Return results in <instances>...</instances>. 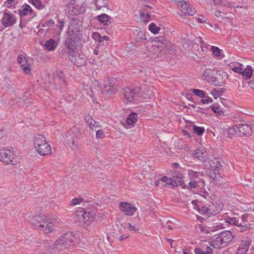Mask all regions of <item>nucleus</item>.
Here are the masks:
<instances>
[{"label":"nucleus","mask_w":254,"mask_h":254,"mask_svg":"<svg viewBox=\"0 0 254 254\" xmlns=\"http://www.w3.org/2000/svg\"><path fill=\"white\" fill-rule=\"evenodd\" d=\"M31 223L37 229L49 233L53 230L54 220L48 216H36L31 220Z\"/></svg>","instance_id":"1"},{"label":"nucleus","mask_w":254,"mask_h":254,"mask_svg":"<svg viewBox=\"0 0 254 254\" xmlns=\"http://www.w3.org/2000/svg\"><path fill=\"white\" fill-rule=\"evenodd\" d=\"M78 240L72 232H68L59 238L55 243V246L58 249L68 248L78 243Z\"/></svg>","instance_id":"2"},{"label":"nucleus","mask_w":254,"mask_h":254,"mask_svg":"<svg viewBox=\"0 0 254 254\" xmlns=\"http://www.w3.org/2000/svg\"><path fill=\"white\" fill-rule=\"evenodd\" d=\"M34 149L41 156H45L51 153V147L41 135H37L33 140Z\"/></svg>","instance_id":"3"},{"label":"nucleus","mask_w":254,"mask_h":254,"mask_svg":"<svg viewBox=\"0 0 254 254\" xmlns=\"http://www.w3.org/2000/svg\"><path fill=\"white\" fill-rule=\"evenodd\" d=\"M19 158L14 149L2 148L0 149V161L7 164L15 165L19 162Z\"/></svg>","instance_id":"4"},{"label":"nucleus","mask_w":254,"mask_h":254,"mask_svg":"<svg viewBox=\"0 0 254 254\" xmlns=\"http://www.w3.org/2000/svg\"><path fill=\"white\" fill-rule=\"evenodd\" d=\"M86 4L79 0H70L66 5V11L71 15H77L86 10Z\"/></svg>","instance_id":"5"},{"label":"nucleus","mask_w":254,"mask_h":254,"mask_svg":"<svg viewBox=\"0 0 254 254\" xmlns=\"http://www.w3.org/2000/svg\"><path fill=\"white\" fill-rule=\"evenodd\" d=\"M140 93V88L136 87L134 89L126 88L124 92V101L125 103H137L142 101V95Z\"/></svg>","instance_id":"6"},{"label":"nucleus","mask_w":254,"mask_h":254,"mask_svg":"<svg viewBox=\"0 0 254 254\" xmlns=\"http://www.w3.org/2000/svg\"><path fill=\"white\" fill-rule=\"evenodd\" d=\"M95 214L93 211H85L83 209L77 210L75 213V218L80 222H82L86 226L90 225L95 219Z\"/></svg>","instance_id":"7"},{"label":"nucleus","mask_w":254,"mask_h":254,"mask_svg":"<svg viewBox=\"0 0 254 254\" xmlns=\"http://www.w3.org/2000/svg\"><path fill=\"white\" fill-rule=\"evenodd\" d=\"M79 135L78 129L74 127L70 129L65 133V139L71 148L75 149L79 144Z\"/></svg>","instance_id":"8"},{"label":"nucleus","mask_w":254,"mask_h":254,"mask_svg":"<svg viewBox=\"0 0 254 254\" xmlns=\"http://www.w3.org/2000/svg\"><path fill=\"white\" fill-rule=\"evenodd\" d=\"M71 30L70 26L68 27L67 32V38L65 41V44L66 48L68 50L67 53L68 55L73 54V53H75L76 51V45L77 39L78 38L76 36H72L70 34V30Z\"/></svg>","instance_id":"9"},{"label":"nucleus","mask_w":254,"mask_h":254,"mask_svg":"<svg viewBox=\"0 0 254 254\" xmlns=\"http://www.w3.org/2000/svg\"><path fill=\"white\" fill-rule=\"evenodd\" d=\"M209 176L211 178L216 181H218L221 178V175L220 173L221 167L220 163L217 160L211 161L210 162Z\"/></svg>","instance_id":"10"},{"label":"nucleus","mask_w":254,"mask_h":254,"mask_svg":"<svg viewBox=\"0 0 254 254\" xmlns=\"http://www.w3.org/2000/svg\"><path fill=\"white\" fill-rule=\"evenodd\" d=\"M119 208L125 215L131 216L133 215L137 208L132 204L126 202H121Z\"/></svg>","instance_id":"11"},{"label":"nucleus","mask_w":254,"mask_h":254,"mask_svg":"<svg viewBox=\"0 0 254 254\" xmlns=\"http://www.w3.org/2000/svg\"><path fill=\"white\" fill-rule=\"evenodd\" d=\"M70 61L75 65L78 66H81L85 65L86 60L85 56L83 54H78V53H73V54L68 55Z\"/></svg>","instance_id":"12"},{"label":"nucleus","mask_w":254,"mask_h":254,"mask_svg":"<svg viewBox=\"0 0 254 254\" xmlns=\"http://www.w3.org/2000/svg\"><path fill=\"white\" fill-rule=\"evenodd\" d=\"M247 216L246 215H243L241 218H231L229 217L226 214L223 216V219H221V221H224L227 225L231 224L234 225L237 227L239 228L240 225H241L242 220L243 219L247 218Z\"/></svg>","instance_id":"13"},{"label":"nucleus","mask_w":254,"mask_h":254,"mask_svg":"<svg viewBox=\"0 0 254 254\" xmlns=\"http://www.w3.org/2000/svg\"><path fill=\"white\" fill-rule=\"evenodd\" d=\"M16 21L15 16L9 12H4L1 19L2 25L5 27L13 25L16 23Z\"/></svg>","instance_id":"14"},{"label":"nucleus","mask_w":254,"mask_h":254,"mask_svg":"<svg viewBox=\"0 0 254 254\" xmlns=\"http://www.w3.org/2000/svg\"><path fill=\"white\" fill-rule=\"evenodd\" d=\"M17 62L25 73H30L31 69L28 59L23 55H19L17 57Z\"/></svg>","instance_id":"15"},{"label":"nucleus","mask_w":254,"mask_h":254,"mask_svg":"<svg viewBox=\"0 0 254 254\" xmlns=\"http://www.w3.org/2000/svg\"><path fill=\"white\" fill-rule=\"evenodd\" d=\"M251 243L252 240L250 238H244L240 241L236 254H246Z\"/></svg>","instance_id":"16"},{"label":"nucleus","mask_w":254,"mask_h":254,"mask_svg":"<svg viewBox=\"0 0 254 254\" xmlns=\"http://www.w3.org/2000/svg\"><path fill=\"white\" fill-rule=\"evenodd\" d=\"M180 6L182 8L181 10L185 14L189 15H193L195 13V9L190 5V4L187 3L186 1L181 0L179 1Z\"/></svg>","instance_id":"17"},{"label":"nucleus","mask_w":254,"mask_h":254,"mask_svg":"<svg viewBox=\"0 0 254 254\" xmlns=\"http://www.w3.org/2000/svg\"><path fill=\"white\" fill-rule=\"evenodd\" d=\"M210 244L204 245L202 243L200 244L199 247L195 248L194 253L195 254H213Z\"/></svg>","instance_id":"18"},{"label":"nucleus","mask_w":254,"mask_h":254,"mask_svg":"<svg viewBox=\"0 0 254 254\" xmlns=\"http://www.w3.org/2000/svg\"><path fill=\"white\" fill-rule=\"evenodd\" d=\"M237 127V135L243 136H249L251 134L252 128L250 126L246 124H239Z\"/></svg>","instance_id":"19"},{"label":"nucleus","mask_w":254,"mask_h":254,"mask_svg":"<svg viewBox=\"0 0 254 254\" xmlns=\"http://www.w3.org/2000/svg\"><path fill=\"white\" fill-rule=\"evenodd\" d=\"M153 87H144L141 90L140 89V93L139 95L142 96V100L143 99H151L154 96V93L153 91Z\"/></svg>","instance_id":"20"},{"label":"nucleus","mask_w":254,"mask_h":254,"mask_svg":"<svg viewBox=\"0 0 254 254\" xmlns=\"http://www.w3.org/2000/svg\"><path fill=\"white\" fill-rule=\"evenodd\" d=\"M188 189H200L204 186V182L199 178L190 180L188 185H185Z\"/></svg>","instance_id":"21"},{"label":"nucleus","mask_w":254,"mask_h":254,"mask_svg":"<svg viewBox=\"0 0 254 254\" xmlns=\"http://www.w3.org/2000/svg\"><path fill=\"white\" fill-rule=\"evenodd\" d=\"M210 246L213 248H220L226 246V245L224 242V240L222 239L221 236L219 234L214 236Z\"/></svg>","instance_id":"22"},{"label":"nucleus","mask_w":254,"mask_h":254,"mask_svg":"<svg viewBox=\"0 0 254 254\" xmlns=\"http://www.w3.org/2000/svg\"><path fill=\"white\" fill-rule=\"evenodd\" d=\"M20 16H35L36 13L34 12L32 7L28 4L23 5L19 10Z\"/></svg>","instance_id":"23"},{"label":"nucleus","mask_w":254,"mask_h":254,"mask_svg":"<svg viewBox=\"0 0 254 254\" xmlns=\"http://www.w3.org/2000/svg\"><path fill=\"white\" fill-rule=\"evenodd\" d=\"M193 155L199 160H202L206 157L207 153L204 148L202 146H200L193 152Z\"/></svg>","instance_id":"24"},{"label":"nucleus","mask_w":254,"mask_h":254,"mask_svg":"<svg viewBox=\"0 0 254 254\" xmlns=\"http://www.w3.org/2000/svg\"><path fill=\"white\" fill-rule=\"evenodd\" d=\"M214 71L209 68L205 69L202 74V78L209 82H213L215 81Z\"/></svg>","instance_id":"25"},{"label":"nucleus","mask_w":254,"mask_h":254,"mask_svg":"<svg viewBox=\"0 0 254 254\" xmlns=\"http://www.w3.org/2000/svg\"><path fill=\"white\" fill-rule=\"evenodd\" d=\"M219 234L221 236L222 239L224 240V242L226 246L233 239V236L230 231H224Z\"/></svg>","instance_id":"26"},{"label":"nucleus","mask_w":254,"mask_h":254,"mask_svg":"<svg viewBox=\"0 0 254 254\" xmlns=\"http://www.w3.org/2000/svg\"><path fill=\"white\" fill-rule=\"evenodd\" d=\"M85 120L88 125L92 129H96L100 127L99 123L94 121L90 116H87L85 117Z\"/></svg>","instance_id":"27"},{"label":"nucleus","mask_w":254,"mask_h":254,"mask_svg":"<svg viewBox=\"0 0 254 254\" xmlns=\"http://www.w3.org/2000/svg\"><path fill=\"white\" fill-rule=\"evenodd\" d=\"M253 73V69L252 66L248 65L245 69H242L241 74L244 79L247 80L250 78Z\"/></svg>","instance_id":"28"},{"label":"nucleus","mask_w":254,"mask_h":254,"mask_svg":"<svg viewBox=\"0 0 254 254\" xmlns=\"http://www.w3.org/2000/svg\"><path fill=\"white\" fill-rule=\"evenodd\" d=\"M172 179L173 181L174 187H177L179 185L183 186L184 187L185 186L182 175L180 174L179 175H177V176H174Z\"/></svg>","instance_id":"29"},{"label":"nucleus","mask_w":254,"mask_h":254,"mask_svg":"<svg viewBox=\"0 0 254 254\" xmlns=\"http://www.w3.org/2000/svg\"><path fill=\"white\" fill-rule=\"evenodd\" d=\"M57 47V43L53 39H50L48 40L45 45V48L49 51L55 50Z\"/></svg>","instance_id":"30"},{"label":"nucleus","mask_w":254,"mask_h":254,"mask_svg":"<svg viewBox=\"0 0 254 254\" xmlns=\"http://www.w3.org/2000/svg\"><path fill=\"white\" fill-rule=\"evenodd\" d=\"M96 18L104 25H108L110 23V16L105 13H103L97 16Z\"/></svg>","instance_id":"31"},{"label":"nucleus","mask_w":254,"mask_h":254,"mask_svg":"<svg viewBox=\"0 0 254 254\" xmlns=\"http://www.w3.org/2000/svg\"><path fill=\"white\" fill-rule=\"evenodd\" d=\"M28 1L38 10L43 9L45 7V4L40 0H28Z\"/></svg>","instance_id":"32"},{"label":"nucleus","mask_w":254,"mask_h":254,"mask_svg":"<svg viewBox=\"0 0 254 254\" xmlns=\"http://www.w3.org/2000/svg\"><path fill=\"white\" fill-rule=\"evenodd\" d=\"M211 50L213 55L215 57H219V58H222L224 57V54L222 53V51L218 47L212 46H211Z\"/></svg>","instance_id":"33"},{"label":"nucleus","mask_w":254,"mask_h":254,"mask_svg":"<svg viewBox=\"0 0 254 254\" xmlns=\"http://www.w3.org/2000/svg\"><path fill=\"white\" fill-rule=\"evenodd\" d=\"M162 182L164 187H174L173 181L172 178H168L167 176H164L162 178Z\"/></svg>","instance_id":"34"},{"label":"nucleus","mask_w":254,"mask_h":254,"mask_svg":"<svg viewBox=\"0 0 254 254\" xmlns=\"http://www.w3.org/2000/svg\"><path fill=\"white\" fill-rule=\"evenodd\" d=\"M197 211L201 214H205L207 213L209 214V212H211V209L210 208H208L206 206L200 202Z\"/></svg>","instance_id":"35"},{"label":"nucleus","mask_w":254,"mask_h":254,"mask_svg":"<svg viewBox=\"0 0 254 254\" xmlns=\"http://www.w3.org/2000/svg\"><path fill=\"white\" fill-rule=\"evenodd\" d=\"M137 121V115L136 113H130L127 119V123L128 125H132Z\"/></svg>","instance_id":"36"},{"label":"nucleus","mask_w":254,"mask_h":254,"mask_svg":"<svg viewBox=\"0 0 254 254\" xmlns=\"http://www.w3.org/2000/svg\"><path fill=\"white\" fill-rule=\"evenodd\" d=\"M237 125L229 128L227 130L228 137L229 138H232L235 134L237 135Z\"/></svg>","instance_id":"37"},{"label":"nucleus","mask_w":254,"mask_h":254,"mask_svg":"<svg viewBox=\"0 0 254 254\" xmlns=\"http://www.w3.org/2000/svg\"><path fill=\"white\" fill-rule=\"evenodd\" d=\"M195 230L197 232L205 233L208 232V230L205 226L201 224H197L195 225Z\"/></svg>","instance_id":"38"},{"label":"nucleus","mask_w":254,"mask_h":254,"mask_svg":"<svg viewBox=\"0 0 254 254\" xmlns=\"http://www.w3.org/2000/svg\"><path fill=\"white\" fill-rule=\"evenodd\" d=\"M211 109L213 112L218 114L219 115H221L224 114L223 111L222 110L220 106L217 104H213L211 106Z\"/></svg>","instance_id":"39"},{"label":"nucleus","mask_w":254,"mask_h":254,"mask_svg":"<svg viewBox=\"0 0 254 254\" xmlns=\"http://www.w3.org/2000/svg\"><path fill=\"white\" fill-rule=\"evenodd\" d=\"M192 130L198 135H201L205 131L203 127H199L195 125L192 126Z\"/></svg>","instance_id":"40"},{"label":"nucleus","mask_w":254,"mask_h":254,"mask_svg":"<svg viewBox=\"0 0 254 254\" xmlns=\"http://www.w3.org/2000/svg\"><path fill=\"white\" fill-rule=\"evenodd\" d=\"M231 66L232 70L236 73H238L241 74V72H242V69L243 68V65L242 64H240L239 63H237L234 66H233V67H232V66Z\"/></svg>","instance_id":"41"},{"label":"nucleus","mask_w":254,"mask_h":254,"mask_svg":"<svg viewBox=\"0 0 254 254\" xmlns=\"http://www.w3.org/2000/svg\"><path fill=\"white\" fill-rule=\"evenodd\" d=\"M149 30L154 34H157L159 32L160 28L157 26L154 23H151L148 26Z\"/></svg>","instance_id":"42"},{"label":"nucleus","mask_w":254,"mask_h":254,"mask_svg":"<svg viewBox=\"0 0 254 254\" xmlns=\"http://www.w3.org/2000/svg\"><path fill=\"white\" fill-rule=\"evenodd\" d=\"M222 209V206L221 204H217L216 206L215 209H213L212 208L210 207L211 212H209V214L216 215Z\"/></svg>","instance_id":"43"},{"label":"nucleus","mask_w":254,"mask_h":254,"mask_svg":"<svg viewBox=\"0 0 254 254\" xmlns=\"http://www.w3.org/2000/svg\"><path fill=\"white\" fill-rule=\"evenodd\" d=\"M191 92L195 96L200 98L203 97L205 95L204 91L200 89H193L191 90Z\"/></svg>","instance_id":"44"},{"label":"nucleus","mask_w":254,"mask_h":254,"mask_svg":"<svg viewBox=\"0 0 254 254\" xmlns=\"http://www.w3.org/2000/svg\"><path fill=\"white\" fill-rule=\"evenodd\" d=\"M188 175L189 177L190 178V180L192 179H196V178H199L198 176L199 173L197 172H195L192 170H188Z\"/></svg>","instance_id":"45"},{"label":"nucleus","mask_w":254,"mask_h":254,"mask_svg":"<svg viewBox=\"0 0 254 254\" xmlns=\"http://www.w3.org/2000/svg\"><path fill=\"white\" fill-rule=\"evenodd\" d=\"M140 14L142 20L144 22H148L150 21V15L148 13H145L144 11H141Z\"/></svg>","instance_id":"46"},{"label":"nucleus","mask_w":254,"mask_h":254,"mask_svg":"<svg viewBox=\"0 0 254 254\" xmlns=\"http://www.w3.org/2000/svg\"><path fill=\"white\" fill-rule=\"evenodd\" d=\"M83 201V199L82 197H76V198H73L71 200L70 204L71 206H75V205H77L80 204Z\"/></svg>","instance_id":"47"},{"label":"nucleus","mask_w":254,"mask_h":254,"mask_svg":"<svg viewBox=\"0 0 254 254\" xmlns=\"http://www.w3.org/2000/svg\"><path fill=\"white\" fill-rule=\"evenodd\" d=\"M137 41H141L146 39L145 33L143 31H139L137 32L136 35Z\"/></svg>","instance_id":"48"},{"label":"nucleus","mask_w":254,"mask_h":254,"mask_svg":"<svg viewBox=\"0 0 254 254\" xmlns=\"http://www.w3.org/2000/svg\"><path fill=\"white\" fill-rule=\"evenodd\" d=\"M92 37L94 40L97 41L100 43L102 41V37L98 32H93L92 34Z\"/></svg>","instance_id":"49"},{"label":"nucleus","mask_w":254,"mask_h":254,"mask_svg":"<svg viewBox=\"0 0 254 254\" xmlns=\"http://www.w3.org/2000/svg\"><path fill=\"white\" fill-rule=\"evenodd\" d=\"M208 1L214 6H218L221 5L223 3V0H207Z\"/></svg>","instance_id":"50"},{"label":"nucleus","mask_w":254,"mask_h":254,"mask_svg":"<svg viewBox=\"0 0 254 254\" xmlns=\"http://www.w3.org/2000/svg\"><path fill=\"white\" fill-rule=\"evenodd\" d=\"M204 98L201 99V102L204 104H208L212 102L213 100L211 98L208 96H205L203 97Z\"/></svg>","instance_id":"51"},{"label":"nucleus","mask_w":254,"mask_h":254,"mask_svg":"<svg viewBox=\"0 0 254 254\" xmlns=\"http://www.w3.org/2000/svg\"><path fill=\"white\" fill-rule=\"evenodd\" d=\"M200 202H201L195 200H193L191 201L193 208L196 210L197 211L198 210Z\"/></svg>","instance_id":"52"},{"label":"nucleus","mask_w":254,"mask_h":254,"mask_svg":"<svg viewBox=\"0 0 254 254\" xmlns=\"http://www.w3.org/2000/svg\"><path fill=\"white\" fill-rule=\"evenodd\" d=\"M96 137L97 138H103L105 136L104 132L101 129L98 130L96 131Z\"/></svg>","instance_id":"53"},{"label":"nucleus","mask_w":254,"mask_h":254,"mask_svg":"<svg viewBox=\"0 0 254 254\" xmlns=\"http://www.w3.org/2000/svg\"><path fill=\"white\" fill-rule=\"evenodd\" d=\"M155 42L157 43L160 42L161 44L164 45V43L166 42V39L164 37H156L155 38Z\"/></svg>","instance_id":"54"},{"label":"nucleus","mask_w":254,"mask_h":254,"mask_svg":"<svg viewBox=\"0 0 254 254\" xmlns=\"http://www.w3.org/2000/svg\"><path fill=\"white\" fill-rule=\"evenodd\" d=\"M197 21L200 23H205L207 21V18L202 15H199L197 18Z\"/></svg>","instance_id":"55"},{"label":"nucleus","mask_w":254,"mask_h":254,"mask_svg":"<svg viewBox=\"0 0 254 254\" xmlns=\"http://www.w3.org/2000/svg\"><path fill=\"white\" fill-rule=\"evenodd\" d=\"M211 94L214 97L215 99H217L220 96V94L218 91L216 89H213L211 92Z\"/></svg>","instance_id":"56"},{"label":"nucleus","mask_w":254,"mask_h":254,"mask_svg":"<svg viewBox=\"0 0 254 254\" xmlns=\"http://www.w3.org/2000/svg\"><path fill=\"white\" fill-rule=\"evenodd\" d=\"M250 226L249 225H242V224H241V225H240L239 228L240 231L243 232H245L246 230H247L248 229H250Z\"/></svg>","instance_id":"57"},{"label":"nucleus","mask_w":254,"mask_h":254,"mask_svg":"<svg viewBox=\"0 0 254 254\" xmlns=\"http://www.w3.org/2000/svg\"><path fill=\"white\" fill-rule=\"evenodd\" d=\"M128 229L129 231H134V232H136L138 230V228H137L135 225L132 226L131 224L128 223Z\"/></svg>","instance_id":"58"},{"label":"nucleus","mask_w":254,"mask_h":254,"mask_svg":"<svg viewBox=\"0 0 254 254\" xmlns=\"http://www.w3.org/2000/svg\"><path fill=\"white\" fill-rule=\"evenodd\" d=\"M208 25L211 28H212L213 29H214L216 31H218L220 29V27H219L218 24H214V25H212V24H210V23H208Z\"/></svg>","instance_id":"59"},{"label":"nucleus","mask_w":254,"mask_h":254,"mask_svg":"<svg viewBox=\"0 0 254 254\" xmlns=\"http://www.w3.org/2000/svg\"><path fill=\"white\" fill-rule=\"evenodd\" d=\"M214 14H215V15L217 17L222 18V17L223 16V13H222L221 11H219V10L215 11Z\"/></svg>","instance_id":"60"},{"label":"nucleus","mask_w":254,"mask_h":254,"mask_svg":"<svg viewBox=\"0 0 254 254\" xmlns=\"http://www.w3.org/2000/svg\"><path fill=\"white\" fill-rule=\"evenodd\" d=\"M14 0H7V1L4 2L5 5L7 7H9L13 4Z\"/></svg>","instance_id":"61"},{"label":"nucleus","mask_w":254,"mask_h":254,"mask_svg":"<svg viewBox=\"0 0 254 254\" xmlns=\"http://www.w3.org/2000/svg\"><path fill=\"white\" fill-rule=\"evenodd\" d=\"M160 185H163V182H162V178L157 180L155 182V185L156 186H159Z\"/></svg>","instance_id":"62"},{"label":"nucleus","mask_w":254,"mask_h":254,"mask_svg":"<svg viewBox=\"0 0 254 254\" xmlns=\"http://www.w3.org/2000/svg\"><path fill=\"white\" fill-rule=\"evenodd\" d=\"M242 225H249L250 226V224L248 223L246 219H243V220H242Z\"/></svg>","instance_id":"63"},{"label":"nucleus","mask_w":254,"mask_h":254,"mask_svg":"<svg viewBox=\"0 0 254 254\" xmlns=\"http://www.w3.org/2000/svg\"><path fill=\"white\" fill-rule=\"evenodd\" d=\"M249 85L251 88L254 89V79L249 82Z\"/></svg>","instance_id":"64"}]
</instances>
